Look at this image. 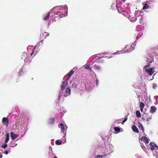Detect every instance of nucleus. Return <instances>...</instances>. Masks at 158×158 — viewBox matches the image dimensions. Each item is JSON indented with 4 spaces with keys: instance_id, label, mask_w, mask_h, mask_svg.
Returning a JSON list of instances; mask_svg holds the SVG:
<instances>
[{
    "instance_id": "1",
    "label": "nucleus",
    "mask_w": 158,
    "mask_h": 158,
    "mask_svg": "<svg viewBox=\"0 0 158 158\" xmlns=\"http://www.w3.org/2000/svg\"><path fill=\"white\" fill-rule=\"evenodd\" d=\"M155 69V67H153L150 68L145 69V71L146 72L148 73L149 75L151 76L154 73V70Z\"/></svg>"
},
{
    "instance_id": "2",
    "label": "nucleus",
    "mask_w": 158,
    "mask_h": 158,
    "mask_svg": "<svg viewBox=\"0 0 158 158\" xmlns=\"http://www.w3.org/2000/svg\"><path fill=\"white\" fill-rule=\"evenodd\" d=\"M62 83V85L61 86V90L63 91L68 85V83L65 81H63Z\"/></svg>"
},
{
    "instance_id": "3",
    "label": "nucleus",
    "mask_w": 158,
    "mask_h": 158,
    "mask_svg": "<svg viewBox=\"0 0 158 158\" xmlns=\"http://www.w3.org/2000/svg\"><path fill=\"white\" fill-rule=\"evenodd\" d=\"M140 140L143 141L145 143H148L149 142V139L146 136H142L140 139Z\"/></svg>"
},
{
    "instance_id": "4",
    "label": "nucleus",
    "mask_w": 158,
    "mask_h": 158,
    "mask_svg": "<svg viewBox=\"0 0 158 158\" xmlns=\"http://www.w3.org/2000/svg\"><path fill=\"white\" fill-rule=\"evenodd\" d=\"M2 122L4 125L7 126L9 123V119L8 118L6 117H4L2 119Z\"/></svg>"
},
{
    "instance_id": "5",
    "label": "nucleus",
    "mask_w": 158,
    "mask_h": 158,
    "mask_svg": "<svg viewBox=\"0 0 158 158\" xmlns=\"http://www.w3.org/2000/svg\"><path fill=\"white\" fill-rule=\"evenodd\" d=\"M150 146L152 150H154L156 148V149L158 150V147L156 146H155L154 143L151 142L150 143Z\"/></svg>"
},
{
    "instance_id": "6",
    "label": "nucleus",
    "mask_w": 158,
    "mask_h": 158,
    "mask_svg": "<svg viewBox=\"0 0 158 158\" xmlns=\"http://www.w3.org/2000/svg\"><path fill=\"white\" fill-rule=\"evenodd\" d=\"M70 92L71 90L69 87H67L66 89L65 92L66 93V94H64V96L67 97L70 95Z\"/></svg>"
},
{
    "instance_id": "7",
    "label": "nucleus",
    "mask_w": 158,
    "mask_h": 158,
    "mask_svg": "<svg viewBox=\"0 0 158 158\" xmlns=\"http://www.w3.org/2000/svg\"><path fill=\"white\" fill-rule=\"evenodd\" d=\"M11 134V137L12 139H14L16 138H17L19 135L18 134H15L13 132H11L10 133Z\"/></svg>"
},
{
    "instance_id": "8",
    "label": "nucleus",
    "mask_w": 158,
    "mask_h": 158,
    "mask_svg": "<svg viewBox=\"0 0 158 158\" xmlns=\"http://www.w3.org/2000/svg\"><path fill=\"white\" fill-rule=\"evenodd\" d=\"M55 120L54 118H51L49 119L48 123L49 124H53Z\"/></svg>"
},
{
    "instance_id": "9",
    "label": "nucleus",
    "mask_w": 158,
    "mask_h": 158,
    "mask_svg": "<svg viewBox=\"0 0 158 158\" xmlns=\"http://www.w3.org/2000/svg\"><path fill=\"white\" fill-rule=\"evenodd\" d=\"M132 128L134 132L136 133H138L139 132L138 129L135 125H134L132 126Z\"/></svg>"
},
{
    "instance_id": "10",
    "label": "nucleus",
    "mask_w": 158,
    "mask_h": 158,
    "mask_svg": "<svg viewBox=\"0 0 158 158\" xmlns=\"http://www.w3.org/2000/svg\"><path fill=\"white\" fill-rule=\"evenodd\" d=\"M156 110V107L154 106H151V110H150V113H154Z\"/></svg>"
},
{
    "instance_id": "11",
    "label": "nucleus",
    "mask_w": 158,
    "mask_h": 158,
    "mask_svg": "<svg viewBox=\"0 0 158 158\" xmlns=\"http://www.w3.org/2000/svg\"><path fill=\"white\" fill-rule=\"evenodd\" d=\"M145 104L143 102H141L140 103L139 107L140 108V110L142 112L143 110V109L144 107Z\"/></svg>"
},
{
    "instance_id": "12",
    "label": "nucleus",
    "mask_w": 158,
    "mask_h": 158,
    "mask_svg": "<svg viewBox=\"0 0 158 158\" xmlns=\"http://www.w3.org/2000/svg\"><path fill=\"white\" fill-rule=\"evenodd\" d=\"M6 138L5 139V143H7L8 142L10 139V136L9 133H7L6 134Z\"/></svg>"
},
{
    "instance_id": "13",
    "label": "nucleus",
    "mask_w": 158,
    "mask_h": 158,
    "mask_svg": "<svg viewBox=\"0 0 158 158\" xmlns=\"http://www.w3.org/2000/svg\"><path fill=\"white\" fill-rule=\"evenodd\" d=\"M136 116L138 118H140L141 117V114L140 111L139 110H137L136 111Z\"/></svg>"
},
{
    "instance_id": "14",
    "label": "nucleus",
    "mask_w": 158,
    "mask_h": 158,
    "mask_svg": "<svg viewBox=\"0 0 158 158\" xmlns=\"http://www.w3.org/2000/svg\"><path fill=\"white\" fill-rule=\"evenodd\" d=\"M50 15V13L49 12H48L47 13V15L44 18V20L45 21L48 20L49 19V16Z\"/></svg>"
},
{
    "instance_id": "15",
    "label": "nucleus",
    "mask_w": 158,
    "mask_h": 158,
    "mask_svg": "<svg viewBox=\"0 0 158 158\" xmlns=\"http://www.w3.org/2000/svg\"><path fill=\"white\" fill-rule=\"evenodd\" d=\"M62 143V141L60 140H57L56 141V144L57 145H60Z\"/></svg>"
},
{
    "instance_id": "16",
    "label": "nucleus",
    "mask_w": 158,
    "mask_h": 158,
    "mask_svg": "<svg viewBox=\"0 0 158 158\" xmlns=\"http://www.w3.org/2000/svg\"><path fill=\"white\" fill-rule=\"evenodd\" d=\"M114 130L115 131L118 132L120 131V129L119 127H116L114 128Z\"/></svg>"
},
{
    "instance_id": "17",
    "label": "nucleus",
    "mask_w": 158,
    "mask_h": 158,
    "mask_svg": "<svg viewBox=\"0 0 158 158\" xmlns=\"http://www.w3.org/2000/svg\"><path fill=\"white\" fill-rule=\"evenodd\" d=\"M139 127L140 130H143V131H144L143 127L140 123H139Z\"/></svg>"
},
{
    "instance_id": "18",
    "label": "nucleus",
    "mask_w": 158,
    "mask_h": 158,
    "mask_svg": "<svg viewBox=\"0 0 158 158\" xmlns=\"http://www.w3.org/2000/svg\"><path fill=\"white\" fill-rule=\"evenodd\" d=\"M149 6H148L147 4L146 3L143 7V9H148L149 8Z\"/></svg>"
},
{
    "instance_id": "19",
    "label": "nucleus",
    "mask_w": 158,
    "mask_h": 158,
    "mask_svg": "<svg viewBox=\"0 0 158 158\" xmlns=\"http://www.w3.org/2000/svg\"><path fill=\"white\" fill-rule=\"evenodd\" d=\"M74 71L73 70H71L69 73L68 76L71 77V76L74 73Z\"/></svg>"
},
{
    "instance_id": "20",
    "label": "nucleus",
    "mask_w": 158,
    "mask_h": 158,
    "mask_svg": "<svg viewBox=\"0 0 158 158\" xmlns=\"http://www.w3.org/2000/svg\"><path fill=\"white\" fill-rule=\"evenodd\" d=\"M107 155H98L97 156L96 158H102L105 157V156H107Z\"/></svg>"
},
{
    "instance_id": "21",
    "label": "nucleus",
    "mask_w": 158,
    "mask_h": 158,
    "mask_svg": "<svg viewBox=\"0 0 158 158\" xmlns=\"http://www.w3.org/2000/svg\"><path fill=\"white\" fill-rule=\"evenodd\" d=\"M94 67L96 69L98 70H100L101 69L99 66H98V65H94Z\"/></svg>"
},
{
    "instance_id": "22",
    "label": "nucleus",
    "mask_w": 158,
    "mask_h": 158,
    "mask_svg": "<svg viewBox=\"0 0 158 158\" xmlns=\"http://www.w3.org/2000/svg\"><path fill=\"white\" fill-rule=\"evenodd\" d=\"M7 147V145L6 144V143H5V144H3L2 146V148H4V149H5Z\"/></svg>"
},
{
    "instance_id": "23",
    "label": "nucleus",
    "mask_w": 158,
    "mask_h": 158,
    "mask_svg": "<svg viewBox=\"0 0 158 158\" xmlns=\"http://www.w3.org/2000/svg\"><path fill=\"white\" fill-rule=\"evenodd\" d=\"M77 85L75 83H73L72 84V87L73 88H77Z\"/></svg>"
},
{
    "instance_id": "24",
    "label": "nucleus",
    "mask_w": 158,
    "mask_h": 158,
    "mask_svg": "<svg viewBox=\"0 0 158 158\" xmlns=\"http://www.w3.org/2000/svg\"><path fill=\"white\" fill-rule=\"evenodd\" d=\"M43 35H45V37H44V38H46L48 36V33L46 32H44L43 33Z\"/></svg>"
},
{
    "instance_id": "25",
    "label": "nucleus",
    "mask_w": 158,
    "mask_h": 158,
    "mask_svg": "<svg viewBox=\"0 0 158 158\" xmlns=\"http://www.w3.org/2000/svg\"><path fill=\"white\" fill-rule=\"evenodd\" d=\"M90 67L89 64H87L85 65V68L88 69H90Z\"/></svg>"
},
{
    "instance_id": "26",
    "label": "nucleus",
    "mask_w": 158,
    "mask_h": 158,
    "mask_svg": "<svg viewBox=\"0 0 158 158\" xmlns=\"http://www.w3.org/2000/svg\"><path fill=\"white\" fill-rule=\"evenodd\" d=\"M152 62V61H150L149 62V63H148V64L147 65L145 66L144 67V68H147V67H149L150 66V63H151Z\"/></svg>"
},
{
    "instance_id": "27",
    "label": "nucleus",
    "mask_w": 158,
    "mask_h": 158,
    "mask_svg": "<svg viewBox=\"0 0 158 158\" xmlns=\"http://www.w3.org/2000/svg\"><path fill=\"white\" fill-rule=\"evenodd\" d=\"M23 72L22 71H19L18 73V75L19 76H20L22 74V73H23Z\"/></svg>"
},
{
    "instance_id": "28",
    "label": "nucleus",
    "mask_w": 158,
    "mask_h": 158,
    "mask_svg": "<svg viewBox=\"0 0 158 158\" xmlns=\"http://www.w3.org/2000/svg\"><path fill=\"white\" fill-rule=\"evenodd\" d=\"M152 118V117L151 116H149L148 117L147 119V121L148 122L149 121V120H151Z\"/></svg>"
},
{
    "instance_id": "29",
    "label": "nucleus",
    "mask_w": 158,
    "mask_h": 158,
    "mask_svg": "<svg viewBox=\"0 0 158 158\" xmlns=\"http://www.w3.org/2000/svg\"><path fill=\"white\" fill-rule=\"evenodd\" d=\"M127 118H125L124 120L122 122V124H123L125 122H126L127 120Z\"/></svg>"
},
{
    "instance_id": "30",
    "label": "nucleus",
    "mask_w": 158,
    "mask_h": 158,
    "mask_svg": "<svg viewBox=\"0 0 158 158\" xmlns=\"http://www.w3.org/2000/svg\"><path fill=\"white\" fill-rule=\"evenodd\" d=\"M59 126V127H60V126L61 127H64V124L63 123H61Z\"/></svg>"
},
{
    "instance_id": "31",
    "label": "nucleus",
    "mask_w": 158,
    "mask_h": 158,
    "mask_svg": "<svg viewBox=\"0 0 158 158\" xmlns=\"http://www.w3.org/2000/svg\"><path fill=\"white\" fill-rule=\"evenodd\" d=\"M61 130L62 132H64V131H65V128L64 127L61 128Z\"/></svg>"
},
{
    "instance_id": "32",
    "label": "nucleus",
    "mask_w": 158,
    "mask_h": 158,
    "mask_svg": "<svg viewBox=\"0 0 158 158\" xmlns=\"http://www.w3.org/2000/svg\"><path fill=\"white\" fill-rule=\"evenodd\" d=\"M157 85L156 84H154L152 86V87L154 89H155Z\"/></svg>"
},
{
    "instance_id": "33",
    "label": "nucleus",
    "mask_w": 158,
    "mask_h": 158,
    "mask_svg": "<svg viewBox=\"0 0 158 158\" xmlns=\"http://www.w3.org/2000/svg\"><path fill=\"white\" fill-rule=\"evenodd\" d=\"M71 77H69V76H68V77H67V78L66 79V82H68V81L70 79V78Z\"/></svg>"
},
{
    "instance_id": "34",
    "label": "nucleus",
    "mask_w": 158,
    "mask_h": 158,
    "mask_svg": "<svg viewBox=\"0 0 158 158\" xmlns=\"http://www.w3.org/2000/svg\"><path fill=\"white\" fill-rule=\"evenodd\" d=\"M4 153L6 154L7 155L8 153V152L7 150H5L4 151Z\"/></svg>"
},
{
    "instance_id": "35",
    "label": "nucleus",
    "mask_w": 158,
    "mask_h": 158,
    "mask_svg": "<svg viewBox=\"0 0 158 158\" xmlns=\"http://www.w3.org/2000/svg\"><path fill=\"white\" fill-rule=\"evenodd\" d=\"M96 84L97 85H98V80L97 79L96 80Z\"/></svg>"
},
{
    "instance_id": "36",
    "label": "nucleus",
    "mask_w": 158,
    "mask_h": 158,
    "mask_svg": "<svg viewBox=\"0 0 158 158\" xmlns=\"http://www.w3.org/2000/svg\"><path fill=\"white\" fill-rule=\"evenodd\" d=\"M61 95H60V93L59 94V98H60V97H61Z\"/></svg>"
},
{
    "instance_id": "37",
    "label": "nucleus",
    "mask_w": 158,
    "mask_h": 158,
    "mask_svg": "<svg viewBox=\"0 0 158 158\" xmlns=\"http://www.w3.org/2000/svg\"><path fill=\"white\" fill-rule=\"evenodd\" d=\"M88 70H89L90 71H92V69L91 68H90V69H88Z\"/></svg>"
},
{
    "instance_id": "38",
    "label": "nucleus",
    "mask_w": 158,
    "mask_h": 158,
    "mask_svg": "<svg viewBox=\"0 0 158 158\" xmlns=\"http://www.w3.org/2000/svg\"><path fill=\"white\" fill-rule=\"evenodd\" d=\"M33 52H31V55L32 56V55H33Z\"/></svg>"
},
{
    "instance_id": "39",
    "label": "nucleus",
    "mask_w": 158,
    "mask_h": 158,
    "mask_svg": "<svg viewBox=\"0 0 158 158\" xmlns=\"http://www.w3.org/2000/svg\"><path fill=\"white\" fill-rule=\"evenodd\" d=\"M142 119H143V120H145V119H144V118H142Z\"/></svg>"
},
{
    "instance_id": "40",
    "label": "nucleus",
    "mask_w": 158,
    "mask_h": 158,
    "mask_svg": "<svg viewBox=\"0 0 158 158\" xmlns=\"http://www.w3.org/2000/svg\"><path fill=\"white\" fill-rule=\"evenodd\" d=\"M53 158H57V157L56 156L54 157Z\"/></svg>"
},
{
    "instance_id": "41",
    "label": "nucleus",
    "mask_w": 158,
    "mask_h": 158,
    "mask_svg": "<svg viewBox=\"0 0 158 158\" xmlns=\"http://www.w3.org/2000/svg\"><path fill=\"white\" fill-rule=\"evenodd\" d=\"M2 155H1L0 156L1 158L2 157Z\"/></svg>"
}]
</instances>
